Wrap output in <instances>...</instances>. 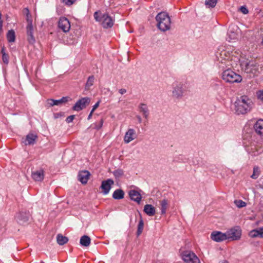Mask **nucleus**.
<instances>
[{
  "label": "nucleus",
  "mask_w": 263,
  "mask_h": 263,
  "mask_svg": "<svg viewBox=\"0 0 263 263\" xmlns=\"http://www.w3.org/2000/svg\"><path fill=\"white\" fill-rule=\"evenodd\" d=\"M253 102L247 96H241L235 101L234 111L236 114L245 115L250 111L253 106Z\"/></svg>",
  "instance_id": "nucleus-1"
},
{
  "label": "nucleus",
  "mask_w": 263,
  "mask_h": 263,
  "mask_svg": "<svg viewBox=\"0 0 263 263\" xmlns=\"http://www.w3.org/2000/svg\"><path fill=\"white\" fill-rule=\"evenodd\" d=\"M242 70L250 77L257 76L259 71V65L255 60H247L241 62Z\"/></svg>",
  "instance_id": "nucleus-2"
},
{
  "label": "nucleus",
  "mask_w": 263,
  "mask_h": 263,
  "mask_svg": "<svg viewBox=\"0 0 263 263\" xmlns=\"http://www.w3.org/2000/svg\"><path fill=\"white\" fill-rule=\"evenodd\" d=\"M93 17L96 21L100 23L104 28H110L114 24L115 20L107 12L103 13L98 10L94 13Z\"/></svg>",
  "instance_id": "nucleus-3"
},
{
  "label": "nucleus",
  "mask_w": 263,
  "mask_h": 263,
  "mask_svg": "<svg viewBox=\"0 0 263 263\" xmlns=\"http://www.w3.org/2000/svg\"><path fill=\"white\" fill-rule=\"evenodd\" d=\"M157 27L162 31L165 32L170 29L171 18L167 13L161 12L156 16Z\"/></svg>",
  "instance_id": "nucleus-4"
},
{
  "label": "nucleus",
  "mask_w": 263,
  "mask_h": 263,
  "mask_svg": "<svg viewBox=\"0 0 263 263\" xmlns=\"http://www.w3.org/2000/svg\"><path fill=\"white\" fill-rule=\"evenodd\" d=\"M187 83L185 82H177L173 84L172 97L180 100L187 91Z\"/></svg>",
  "instance_id": "nucleus-5"
},
{
  "label": "nucleus",
  "mask_w": 263,
  "mask_h": 263,
  "mask_svg": "<svg viewBox=\"0 0 263 263\" xmlns=\"http://www.w3.org/2000/svg\"><path fill=\"white\" fill-rule=\"evenodd\" d=\"M216 57L219 61V67L222 70L224 69L231 65V61L229 60L231 58V54L229 51L224 49L222 50L218 49V51L216 53Z\"/></svg>",
  "instance_id": "nucleus-6"
},
{
  "label": "nucleus",
  "mask_w": 263,
  "mask_h": 263,
  "mask_svg": "<svg viewBox=\"0 0 263 263\" xmlns=\"http://www.w3.org/2000/svg\"><path fill=\"white\" fill-rule=\"evenodd\" d=\"M226 68L227 69L223 70L222 73V78L224 81L230 83H239L242 81L240 75L232 70L229 66Z\"/></svg>",
  "instance_id": "nucleus-7"
},
{
  "label": "nucleus",
  "mask_w": 263,
  "mask_h": 263,
  "mask_svg": "<svg viewBox=\"0 0 263 263\" xmlns=\"http://www.w3.org/2000/svg\"><path fill=\"white\" fill-rule=\"evenodd\" d=\"M25 10L27 12L26 20L27 22V26L26 27L27 34L28 36V41L30 44H33L35 42V39L33 36V28L32 23V20L29 18V12L28 8H25Z\"/></svg>",
  "instance_id": "nucleus-8"
},
{
  "label": "nucleus",
  "mask_w": 263,
  "mask_h": 263,
  "mask_svg": "<svg viewBox=\"0 0 263 263\" xmlns=\"http://www.w3.org/2000/svg\"><path fill=\"white\" fill-rule=\"evenodd\" d=\"M182 258L186 263H200V260L196 254L190 251H185L182 253Z\"/></svg>",
  "instance_id": "nucleus-9"
},
{
  "label": "nucleus",
  "mask_w": 263,
  "mask_h": 263,
  "mask_svg": "<svg viewBox=\"0 0 263 263\" xmlns=\"http://www.w3.org/2000/svg\"><path fill=\"white\" fill-rule=\"evenodd\" d=\"M227 239H231L232 240L240 239L241 236V230L240 227H236L233 228L227 232Z\"/></svg>",
  "instance_id": "nucleus-10"
},
{
  "label": "nucleus",
  "mask_w": 263,
  "mask_h": 263,
  "mask_svg": "<svg viewBox=\"0 0 263 263\" xmlns=\"http://www.w3.org/2000/svg\"><path fill=\"white\" fill-rule=\"evenodd\" d=\"M90 103V98L89 97L82 98L79 99L72 107V109L76 111H80L85 108Z\"/></svg>",
  "instance_id": "nucleus-11"
},
{
  "label": "nucleus",
  "mask_w": 263,
  "mask_h": 263,
  "mask_svg": "<svg viewBox=\"0 0 263 263\" xmlns=\"http://www.w3.org/2000/svg\"><path fill=\"white\" fill-rule=\"evenodd\" d=\"M243 144L246 148V151L248 153L252 156H257L261 153L263 151L262 150H260L258 148L257 146L255 144V142H251L250 145H249L244 141Z\"/></svg>",
  "instance_id": "nucleus-12"
},
{
  "label": "nucleus",
  "mask_w": 263,
  "mask_h": 263,
  "mask_svg": "<svg viewBox=\"0 0 263 263\" xmlns=\"http://www.w3.org/2000/svg\"><path fill=\"white\" fill-rule=\"evenodd\" d=\"M58 27L63 32H67L70 28V24L66 17H61L58 22Z\"/></svg>",
  "instance_id": "nucleus-13"
},
{
  "label": "nucleus",
  "mask_w": 263,
  "mask_h": 263,
  "mask_svg": "<svg viewBox=\"0 0 263 263\" xmlns=\"http://www.w3.org/2000/svg\"><path fill=\"white\" fill-rule=\"evenodd\" d=\"M114 184V181L111 179H107V180L102 181L100 188L102 190L103 194L104 195L107 194Z\"/></svg>",
  "instance_id": "nucleus-14"
},
{
  "label": "nucleus",
  "mask_w": 263,
  "mask_h": 263,
  "mask_svg": "<svg viewBox=\"0 0 263 263\" xmlns=\"http://www.w3.org/2000/svg\"><path fill=\"white\" fill-rule=\"evenodd\" d=\"M30 216L29 212H20L16 214L15 219L18 223L23 224L28 221Z\"/></svg>",
  "instance_id": "nucleus-15"
},
{
  "label": "nucleus",
  "mask_w": 263,
  "mask_h": 263,
  "mask_svg": "<svg viewBox=\"0 0 263 263\" xmlns=\"http://www.w3.org/2000/svg\"><path fill=\"white\" fill-rule=\"evenodd\" d=\"M227 233L220 231H214L211 234V238L216 242H221L227 239Z\"/></svg>",
  "instance_id": "nucleus-16"
},
{
  "label": "nucleus",
  "mask_w": 263,
  "mask_h": 263,
  "mask_svg": "<svg viewBox=\"0 0 263 263\" xmlns=\"http://www.w3.org/2000/svg\"><path fill=\"white\" fill-rule=\"evenodd\" d=\"M70 100V99L69 97H63L59 100L48 99L47 102L50 106H53L54 105H61L67 102Z\"/></svg>",
  "instance_id": "nucleus-17"
},
{
  "label": "nucleus",
  "mask_w": 263,
  "mask_h": 263,
  "mask_svg": "<svg viewBox=\"0 0 263 263\" xmlns=\"http://www.w3.org/2000/svg\"><path fill=\"white\" fill-rule=\"evenodd\" d=\"M136 131L133 128H129L126 132L124 137V141L125 143H129L136 138Z\"/></svg>",
  "instance_id": "nucleus-18"
},
{
  "label": "nucleus",
  "mask_w": 263,
  "mask_h": 263,
  "mask_svg": "<svg viewBox=\"0 0 263 263\" xmlns=\"http://www.w3.org/2000/svg\"><path fill=\"white\" fill-rule=\"evenodd\" d=\"M90 173L88 171H82L78 174V180L82 183L86 184L90 176Z\"/></svg>",
  "instance_id": "nucleus-19"
},
{
  "label": "nucleus",
  "mask_w": 263,
  "mask_h": 263,
  "mask_svg": "<svg viewBox=\"0 0 263 263\" xmlns=\"http://www.w3.org/2000/svg\"><path fill=\"white\" fill-rule=\"evenodd\" d=\"M128 194L132 200L137 202L138 204L140 203L142 197L139 192L135 190H131L129 191Z\"/></svg>",
  "instance_id": "nucleus-20"
},
{
  "label": "nucleus",
  "mask_w": 263,
  "mask_h": 263,
  "mask_svg": "<svg viewBox=\"0 0 263 263\" xmlns=\"http://www.w3.org/2000/svg\"><path fill=\"white\" fill-rule=\"evenodd\" d=\"M32 178L35 181H41L44 178V172L43 170H40L32 172Z\"/></svg>",
  "instance_id": "nucleus-21"
},
{
  "label": "nucleus",
  "mask_w": 263,
  "mask_h": 263,
  "mask_svg": "<svg viewBox=\"0 0 263 263\" xmlns=\"http://www.w3.org/2000/svg\"><path fill=\"white\" fill-rule=\"evenodd\" d=\"M139 111L141 113L143 117L147 119L149 114V109L147 105L145 103H141L138 106Z\"/></svg>",
  "instance_id": "nucleus-22"
},
{
  "label": "nucleus",
  "mask_w": 263,
  "mask_h": 263,
  "mask_svg": "<svg viewBox=\"0 0 263 263\" xmlns=\"http://www.w3.org/2000/svg\"><path fill=\"white\" fill-rule=\"evenodd\" d=\"M37 138V136L36 135L29 133L26 136V139L23 141V142L26 145H33L35 143Z\"/></svg>",
  "instance_id": "nucleus-23"
},
{
  "label": "nucleus",
  "mask_w": 263,
  "mask_h": 263,
  "mask_svg": "<svg viewBox=\"0 0 263 263\" xmlns=\"http://www.w3.org/2000/svg\"><path fill=\"white\" fill-rule=\"evenodd\" d=\"M254 129L257 134L263 137V120H258L254 125Z\"/></svg>",
  "instance_id": "nucleus-24"
},
{
  "label": "nucleus",
  "mask_w": 263,
  "mask_h": 263,
  "mask_svg": "<svg viewBox=\"0 0 263 263\" xmlns=\"http://www.w3.org/2000/svg\"><path fill=\"white\" fill-rule=\"evenodd\" d=\"M143 211L149 216H153L156 213V209L152 204L144 205Z\"/></svg>",
  "instance_id": "nucleus-25"
},
{
  "label": "nucleus",
  "mask_w": 263,
  "mask_h": 263,
  "mask_svg": "<svg viewBox=\"0 0 263 263\" xmlns=\"http://www.w3.org/2000/svg\"><path fill=\"white\" fill-rule=\"evenodd\" d=\"M228 38L229 41L235 40L237 37V33L234 30V28L232 26H230L228 31Z\"/></svg>",
  "instance_id": "nucleus-26"
},
{
  "label": "nucleus",
  "mask_w": 263,
  "mask_h": 263,
  "mask_svg": "<svg viewBox=\"0 0 263 263\" xmlns=\"http://www.w3.org/2000/svg\"><path fill=\"white\" fill-rule=\"evenodd\" d=\"M124 192L122 189L116 190L112 194V198L116 200H120L124 198Z\"/></svg>",
  "instance_id": "nucleus-27"
},
{
  "label": "nucleus",
  "mask_w": 263,
  "mask_h": 263,
  "mask_svg": "<svg viewBox=\"0 0 263 263\" xmlns=\"http://www.w3.org/2000/svg\"><path fill=\"white\" fill-rule=\"evenodd\" d=\"M90 238L87 235H83L80 241V244L84 247H88L90 244Z\"/></svg>",
  "instance_id": "nucleus-28"
},
{
  "label": "nucleus",
  "mask_w": 263,
  "mask_h": 263,
  "mask_svg": "<svg viewBox=\"0 0 263 263\" xmlns=\"http://www.w3.org/2000/svg\"><path fill=\"white\" fill-rule=\"evenodd\" d=\"M68 241V238L67 237L63 236L62 234H59L57 236V243L62 246L66 243Z\"/></svg>",
  "instance_id": "nucleus-29"
},
{
  "label": "nucleus",
  "mask_w": 263,
  "mask_h": 263,
  "mask_svg": "<svg viewBox=\"0 0 263 263\" xmlns=\"http://www.w3.org/2000/svg\"><path fill=\"white\" fill-rule=\"evenodd\" d=\"M161 214H165L168 205V201L166 199H163L160 201Z\"/></svg>",
  "instance_id": "nucleus-30"
},
{
  "label": "nucleus",
  "mask_w": 263,
  "mask_h": 263,
  "mask_svg": "<svg viewBox=\"0 0 263 263\" xmlns=\"http://www.w3.org/2000/svg\"><path fill=\"white\" fill-rule=\"evenodd\" d=\"M7 39L9 42H14L15 40V32L11 29L8 31L7 33Z\"/></svg>",
  "instance_id": "nucleus-31"
},
{
  "label": "nucleus",
  "mask_w": 263,
  "mask_h": 263,
  "mask_svg": "<svg viewBox=\"0 0 263 263\" xmlns=\"http://www.w3.org/2000/svg\"><path fill=\"white\" fill-rule=\"evenodd\" d=\"M144 228V222L142 220L141 217H140V220L138 224L137 231L136 232L137 236L138 237L142 233Z\"/></svg>",
  "instance_id": "nucleus-32"
},
{
  "label": "nucleus",
  "mask_w": 263,
  "mask_h": 263,
  "mask_svg": "<svg viewBox=\"0 0 263 263\" xmlns=\"http://www.w3.org/2000/svg\"><path fill=\"white\" fill-rule=\"evenodd\" d=\"M112 173L116 179H119L124 175V171L122 169L115 170Z\"/></svg>",
  "instance_id": "nucleus-33"
},
{
  "label": "nucleus",
  "mask_w": 263,
  "mask_h": 263,
  "mask_svg": "<svg viewBox=\"0 0 263 263\" xmlns=\"http://www.w3.org/2000/svg\"><path fill=\"white\" fill-rule=\"evenodd\" d=\"M95 77L93 76H90L88 77L87 82L85 84V89L88 90L90 86H91L94 82Z\"/></svg>",
  "instance_id": "nucleus-34"
},
{
  "label": "nucleus",
  "mask_w": 263,
  "mask_h": 263,
  "mask_svg": "<svg viewBox=\"0 0 263 263\" xmlns=\"http://www.w3.org/2000/svg\"><path fill=\"white\" fill-rule=\"evenodd\" d=\"M260 173V172L259 167L255 166L253 167V174L251 176V177L252 179H256L259 177Z\"/></svg>",
  "instance_id": "nucleus-35"
},
{
  "label": "nucleus",
  "mask_w": 263,
  "mask_h": 263,
  "mask_svg": "<svg viewBox=\"0 0 263 263\" xmlns=\"http://www.w3.org/2000/svg\"><path fill=\"white\" fill-rule=\"evenodd\" d=\"M217 3V0H205V5L208 8H214Z\"/></svg>",
  "instance_id": "nucleus-36"
},
{
  "label": "nucleus",
  "mask_w": 263,
  "mask_h": 263,
  "mask_svg": "<svg viewBox=\"0 0 263 263\" xmlns=\"http://www.w3.org/2000/svg\"><path fill=\"white\" fill-rule=\"evenodd\" d=\"M235 203L238 208H243L246 206V203L241 200H236Z\"/></svg>",
  "instance_id": "nucleus-37"
},
{
  "label": "nucleus",
  "mask_w": 263,
  "mask_h": 263,
  "mask_svg": "<svg viewBox=\"0 0 263 263\" xmlns=\"http://www.w3.org/2000/svg\"><path fill=\"white\" fill-rule=\"evenodd\" d=\"M249 236L251 238H255L258 236V232L257 229L251 231L249 233Z\"/></svg>",
  "instance_id": "nucleus-38"
},
{
  "label": "nucleus",
  "mask_w": 263,
  "mask_h": 263,
  "mask_svg": "<svg viewBox=\"0 0 263 263\" xmlns=\"http://www.w3.org/2000/svg\"><path fill=\"white\" fill-rule=\"evenodd\" d=\"M2 60L3 62L7 64L9 63V55L7 53H4L3 55H2Z\"/></svg>",
  "instance_id": "nucleus-39"
},
{
  "label": "nucleus",
  "mask_w": 263,
  "mask_h": 263,
  "mask_svg": "<svg viewBox=\"0 0 263 263\" xmlns=\"http://www.w3.org/2000/svg\"><path fill=\"white\" fill-rule=\"evenodd\" d=\"M76 0H62V2L66 5L70 6L73 4Z\"/></svg>",
  "instance_id": "nucleus-40"
},
{
  "label": "nucleus",
  "mask_w": 263,
  "mask_h": 263,
  "mask_svg": "<svg viewBox=\"0 0 263 263\" xmlns=\"http://www.w3.org/2000/svg\"><path fill=\"white\" fill-rule=\"evenodd\" d=\"M257 98L261 101H263V90H259L256 92Z\"/></svg>",
  "instance_id": "nucleus-41"
},
{
  "label": "nucleus",
  "mask_w": 263,
  "mask_h": 263,
  "mask_svg": "<svg viewBox=\"0 0 263 263\" xmlns=\"http://www.w3.org/2000/svg\"><path fill=\"white\" fill-rule=\"evenodd\" d=\"M239 10L244 14H246L249 12L247 8L245 6H241Z\"/></svg>",
  "instance_id": "nucleus-42"
},
{
  "label": "nucleus",
  "mask_w": 263,
  "mask_h": 263,
  "mask_svg": "<svg viewBox=\"0 0 263 263\" xmlns=\"http://www.w3.org/2000/svg\"><path fill=\"white\" fill-rule=\"evenodd\" d=\"M103 120L102 119H101V120L100 121L99 123H98V124L97 125H96L95 126V128L97 129H100L102 125H103Z\"/></svg>",
  "instance_id": "nucleus-43"
},
{
  "label": "nucleus",
  "mask_w": 263,
  "mask_h": 263,
  "mask_svg": "<svg viewBox=\"0 0 263 263\" xmlns=\"http://www.w3.org/2000/svg\"><path fill=\"white\" fill-rule=\"evenodd\" d=\"M74 117L75 116L74 115H71V116H68L66 119V121L68 123H69L71 122H72V121L73 120L74 118Z\"/></svg>",
  "instance_id": "nucleus-44"
},
{
  "label": "nucleus",
  "mask_w": 263,
  "mask_h": 263,
  "mask_svg": "<svg viewBox=\"0 0 263 263\" xmlns=\"http://www.w3.org/2000/svg\"><path fill=\"white\" fill-rule=\"evenodd\" d=\"M258 232V236L263 238V227L257 229Z\"/></svg>",
  "instance_id": "nucleus-45"
},
{
  "label": "nucleus",
  "mask_w": 263,
  "mask_h": 263,
  "mask_svg": "<svg viewBox=\"0 0 263 263\" xmlns=\"http://www.w3.org/2000/svg\"><path fill=\"white\" fill-rule=\"evenodd\" d=\"M100 103V101H98L92 107L91 111H93L99 107Z\"/></svg>",
  "instance_id": "nucleus-46"
},
{
  "label": "nucleus",
  "mask_w": 263,
  "mask_h": 263,
  "mask_svg": "<svg viewBox=\"0 0 263 263\" xmlns=\"http://www.w3.org/2000/svg\"><path fill=\"white\" fill-rule=\"evenodd\" d=\"M119 92L121 95H123L124 93L126 92V90L124 88H121L119 89Z\"/></svg>",
  "instance_id": "nucleus-47"
},
{
  "label": "nucleus",
  "mask_w": 263,
  "mask_h": 263,
  "mask_svg": "<svg viewBox=\"0 0 263 263\" xmlns=\"http://www.w3.org/2000/svg\"><path fill=\"white\" fill-rule=\"evenodd\" d=\"M136 118L138 119V122L139 123H141L142 122V118H141V117L140 116H139V115H137L136 116Z\"/></svg>",
  "instance_id": "nucleus-48"
},
{
  "label": "nucleus",
  "mask_w": 263,
  "mask_h": 263,
  "mask_svg": "<svg viewBox=\"0 0 263 263\" xmlns=\"http://www.w3.org/2000/svg\"><path fill=\"white\" fill-rule=\"evenodd\" d=\"M93 112V111H90V112L89 114L88 118H87L88 120H90L91 118Z\"/></svg>",
  "instance_id": "nucleus-49"
},
{
  "label": "nucleus",
  "mask_w": 263,
  "mask_h": 263,
  "mask_svg": "<svg viewBox=\"0 0 263 263\" xmlns=\"http://www.w3.org/2000/svg\"><path fill=\"white\" fill-rule=\"evenodd\" d=\"M1 52H2V55H3V54H4V53H6L5 52V47H3L2 48V50H1Z\"/></svg>",
  "instance_id": "nucleus-50"
},
{
  "label": "nucleus",
  "mask_w": 263,
  "mask_h": 263,
  "mask_svg": "<svg viewBox=\"0 0 263 263\" xmlns=\"http://www.w3.org/2000/svg\"><path fill=\"white\" fill-rule=\"evenodd\" d=\"M261 44L263 45V34L261 35Z\"/></svg>",
  "instance_id": "nucleus-51"
},
{
  "label": "nucleus",
  "mask_w": 263,
  "mask_h": 263,
  "mask_svg": "<svg viewBox=\"0 0 263 263\" xmlns=\"http://www.w3.org/2000/svg\"><path fill=\"white\" fill-rule=\"evenodd\" d=\"M222 263H229L227 260H224Z\"/></svg>",
  "instance_id": "nucleus-52"
},
{
  "label": "nucleus",
  "mask_w": 263,
  "mask_h": 263,
  "mask_svg": "<svg viewBox=\"0 0 263 263\" xmlns=\"http://www.w3.org/2000/svg\"><path fill=\"white\" fill-rule=\"evenodd\" d=\"M263 1V0H262Z\"/></svg>",
  "instance_id": "nucleus-53"
}]
</instances>
